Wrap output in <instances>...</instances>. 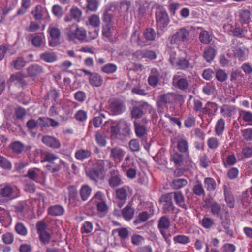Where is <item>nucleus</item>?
Segmentation results:
<instances>
[{
    "instance_id": "1",
    "label": "nucleus",
    "mask_w": 252,
    "mask_h": 252,
    "mask_svg": "<svg viewBox=\"0 0 252 252\" xmlns=\"http://www.w3.org/2000/svg\"><path fill=\"white\" fill-rule=\"evenodd\" d=\"M157 27L158 30L163 31L170 22L169 15L166 9L161 6H158L155 12Z\"/></svg>"
},
{
    "instance_id": "2",
    "label": "nucleus",
    "mask_w": 252,
    "mask_h": 252,
    "mask_svg": "<svg viewBox=\"0 0 252 252\" xmlns=\"http://www.w3.org/2000/svg\"><path fill=\"white\" fill-rule=\"evenodd\" d=\"M42 158L43 161H47L51 163H54V161L59 159V162L55 165H47L48 169L52 172H55L61 169V166L66 167V165L65 162L59 159L58 157L53 153L45 152L42 154Z\"/></svg>"
},
{
    "instance_id": "3",
    "label": "nucleus",
    "mask_w": 252,
    "mask_h": 252,
    "mask_svg": "<svg viewBox=\"0 0 252 252\" xmlns=\"http://www.w3.org/2000/svg\"><path fill=\"white\" fill-rule=\"evenodd\" d=\"M65 32L68 39L71 41L76 39L83 40L86 37V30L82 28H78L76 24H72L66 28Z\"/></svg>"
},
{
    "instance_id": "4",
    "label": "nucleus",
    "mask_w": 252,
    "mask_h": 252,
    "mask_svg": "<svg viewBox=\"0 0 252 252\" xmlns=\"http://www.w3.org/2000/svg\"><path fill=\"white\" fill-rule=\"evenodd\" d=\"M189 32L185 28L178 29L176 32L169 37L171 44H181L189 40Z\"/></svg>"
},
{
    "instance_id": "5",
    "label": "nucleus",
    "mask_w": 252,
    "mask_h": 252,
    "mask_svg": "<svg viewBox=\"0 0 252 252\" xmlns=\"http://www.w3.org/2000/svg\"><path fill=\"white\" fill-rule=\"evenodd\" d=\"M196 58V55H192L189 58H179L174 67L182 70L188 68H192L195 63Z\"/></svg>"
},
{
    "instance_id": "6",
    "label": "nucleus",
    "mask_w": 252,
    "mask_h": 252,
    "mask_svg": "<svg viewBox=\"0 0 252 252\" xmlns=\"http://www.w3.org/2000/svg\"><path fill=\"white\" fill-rule=\"evenodd\" d=\"M94 206H96L99 212H105L107 210V205L105 202V196L102 192L98 191L89 202Z\"/></svg>"
},
{
    "instance_id": "7",
    "label": "nucleus",
    "mask_w": 252,
    "mask_h": 252,
    "mask_svg": "<svg viewBox=\"0 0 252 252\" xmlns=\"http://www.w3.org/2000/svg\"><path fill=\"white\" fill-rule=\"evenodd\" d=\"M170 226V221L168 218L165 216H163L160 218L159 220L158 227L163 237L168 244L170 243V240L169 239L170 236L166 233L165 230L168 229Z\"/></svg>"
},
{
    "instance_id": "8",
    "label": "nucleus",
    "mask_w": 252,
    "mask_h": 252,
    "mask_svg": "<svg viewBox=\"0 0 252 252\" xmlns=\"http://www.w3.org/2000/svg\"><path fill=\"white\" fill-rule=\"evenodd\" d=\"M50 35L49 44L50 46H55L58 44V40L61 35L60 30L56 27L50 25L48 29Z\"/></svg>"
},
{
    "instance_id": "9",
    "label": "nucleus",
    "mask_w": 252,
    "mask_h": 252,
    "mask_svg": "<svg viewBox=\"0 0 252 252\" xmlns=\"http://www.w3.org/2000/svg\"><path fill=\"white\" fill-rule=\"evenodd\" d=\"M117 31L115 28L109 25L105 24L102 28L103 38L105 41L112 42L116 38Z\"/></svg>"
},
{
    "instance_id": "10",
    "label": "nucleus",
    "mask_w": 252,
    "mask_h": 252,
    "mask_svg": "<svg viewBox=\"0 0 252 252\" xmlns=\"http://www.w3.org/2000/svg\"><path fill=\"white\" fill-rule=\"evenodd\" d=\"M162 78L161 70L153 68L151 69L150 74L148 79V83L151 86L156 87Z\"/></svg>"
},
{
    "instance_id": "11",
    "label": "nucleus",
    "mask_w": 252,
    "mask_h": 252,
    "mask_svg": "<svg viewBox=\"0 0 252 252\" xmlns=\"http://www.w3.org/2000/svg\"><path fill=\"white\" fill-rule=\"evenodd\" d=\"M173 84L175 87L183 91L187 90L189 86L187 78L179 74L174 76Z\"/></svg>"
},
{
    "instance_id": "12",
    "label": "nucleus",
    "mask_w": 252,
    "mask_h": 252,
    "mask_svg": "<svg viewBox=\"0 0 252 252\" xmlns=\"http://www.w3.org/2000/svg\"><path fill=\"white\" fill-rule=\"evenodd\" d=\"M110 150V157L117 163L121 162L126 154L121 148L116 147L113 148H108Z\"/></svg>"
},
{
    "instance_id": "13",
    "label": "nucleus",
    "mask_w": 252,
    "mask_h": 252,
    "mask_svg": "<svg viewBox=\"0 0 252 252\" xmlns=\"http://www.w3.org/2000/svg\"><path fill=\"white\" fill-rule=\"evenodd\" d=\"M221 157L225 167H227V165H233L237 162V159L234 154L229 152L225 149L221 151Z\"/></svg>"
},
{
    "instance_id": "14",
    "label": "nucleus",
    "mask_w": 252,
    "mask_h": 252,
    "mask_svg": "<svg viewBox=\"0 0 252 252\" xmlns=\"http://www.w3.org/2000/svg\"><path fill=\"white\" fill-rule=\"evenodd\" d=\"M113 166V164L108 160H99L94 164L93 167L103 175L105 170Z\"/></svg>"
},
{
    "instance_id": "15",
    "label": "nucleus",
    "mask_w": 252,
    "mask_h": 252,
    "mask_svg": "<svg viewBox=\"0 0 252 252\" xmlns=\"http://www.w3.org/2000/svg\"><path fill=\"white\" fill-rule=\"evenodd\" d=\"M32 14L37 20L46 18L48 16V12L47 9L40 5L36 6L35 9L32 11Z\"/></svg>"
},
{
    "instance_id": "16",
    "label": "nucleus",
    "mask_w": 252,
    "mask_h": 252,
    "mask_svg": "<svg viewBox=\"0 0 252 252\" xmlns=\"http://www.w3.org/2000/svg\"><path fill=\"white\" fill-rule=\"evenodd\" d=\"M89 83L94 87H99L103 84V78L98 73L93 72L88 78Z\"/></svg>"
},
{
    "instance_id": "17",
    "label": "nucleus",
    "mask_w": 252,
    "mask_h": 252,
    "mask_svg": "<svg viewBox=\"0 0 252 252\" xmlns=\"http://www.w3.org/2000/svg\"><path fill=\"white\" fill-rule=\"evenodd\" d=\"M42 141L47 146L54 149L59 148L61 146L59 141L52 136H45L43 137Z\"/></svg>"
},
{
    "instance_id": "18",
    "label": "nucleus",
    "mask_w": 252,
    "mask_h": 252,
    "mask_svg": "<svg viewBox=\"0 0 252 252\" xmlns=\"http://www.w3.org/2000/svg\"><path fill=\"white\" fill-rule=\"evenodd\" d=\"M178 96L175 93H169L159 96V102L162 103H173L176 102Z\"/></svg>"
},
{
    "instance_id": "19",
    "label": "nucleus",
    "mask_w": 252,
    "mask_h": 252,
    "mask_svg": "<svg viewBox=\"0 0 252 252\" xmlns=\"http://www.w3.org/2000/svg\"><path fill=\"white\" fill-rule=\"evenodd\" d=\"M240 122H243L249 125L252 126V113L250 111L241 110L239 113Z\"/></svg>"
},
{
    "instance_id": "20",
    "label": "nucleus",
    "mask_w": 252,
    "mask_h": 252,
    "mask_svg": "<svg viewBox=\"0 0 252 252\" xmlns=\"http://www.w3.org/2000/svg\"><path fill=\"white\" fill-rule=\"evenodd\" d=\"M28 73L30 76H37L44 72L43 68L38 64L32 65L27 69Z\"/></svg>"
},
{
    "instance_id": "21",
    "label": "nucleus",
    "mask_w": 252,
    "mask_h": 252,
    "mask_svg": "<svg viewBox=\"0 0 252 252\" xmlns=\"http://www.w3.org/2000/svg\"><path fill=\"white\" fill-rule=\"evenodd\" d=\"M9 83H13L16 85L23 86L25 84V82L24 80V76L20 73H17L11 75L9 79Z\"/></svg>"
},
{
    "instance_id": "22",
    "label": "nucleus",
    "mask_w": 252,
    "mask_h": 252,
    "mask_svg": "<svg viewBox=\"0 0 252 252\" xmlns=\"http://www.w3.org/2000/svg\"><path fill=\"white\" fill-rule=\"evenodd\" d=\"M218 110L217 105L212 102H208L202 109V112L206 115H214Z\"/></svg>"
},
{
    "instance_id": "23",
    "label": "nucleus",
    "mask_w": 252,
    "mask_h": 252,
    "mask_svg": "<svg viewBox=\"0 0 252 252\" xmlns=\"http://www.w3.org/2000/svg\"><path fill=\"white\" fill-rule=\"evenodd\" d=\"M225 121L220 118L216 122L215 126V132L217 136L222 135L225 130Z\"/></svg>"
},
{
    "instance_id": "24",
    "label": "nucleus",
    "mask_w": 252,
    "mask_h": 252,
    "mask_svg": "<svg viewBox=\"0 0 252 252\" xmlns=\"http://www.w3.org/2000/svg\"><path fill=\"white\" fill-rule=\"evenodd\" d=\"M64 212L63 206L59 205H55L49 207L48 209V214L54 216L62 215Z\"/></svg>"
},
{
    "instance_id": "25",
    "label": "nucleus",
    "mask_w": 252,
    "mask_h": 252,
    "mask_svg": "<svg viewBox=\"0 0 252 252\" xmlns=\"http://www.w3.org/2000/svg\"><path fill=\"white\" fill-rule=\"evenodd\" d=\"M91 154V152L88 149H80L75 152V157L77 159L83 161L90 157Z\"/></svg>"
},
{
    "instance_id": "26",
    "label": "nucleus",
    "mask_w": 252,
    "mask_h": 252,
    "mask_svg": "<svg viewBox=\"0 0 252 252\" xmlns=\"http://www.w3.org/2000/svg\"><path fill=\"white\" fill-rule=\"evenodd\" d=\"M110 109L115 115L120 114L125 110V107L123 104L118 101H115L111 103Z\"/></svg>"
},
{
    "instance_id": "27",
    "label": "nucleus",
    "mask_w": 252,
    "mask_h": 252,
    "mask_svg": "<svg viewBox=\"0 0 252 252\" xmlns=\"http://www.w3.org/2000/svg\"><path fill=\"white\" fill-rule=\"evenodd\" d=\"M119 126L122 135H127L130 133V124L126 121L121 120L119 121Z\"/></svg>"
},
{
    "instance_id": "28",
    "label": "nucleus",
    "mask_w": 252,
    "mask_h": 252,
    "mask_svg": "<svg viewBox=\"0 0 252 252\" xmlns=\"http://www.w3.org/2000/svg\"><path fill=\"white\" fill-rule=\"evenodd\" d=\"M38 121V123L43 126H50L55 127L59 126V123L57 121L49 118H40Z\"/></svg>"
},
{
    "instance_id": "29",
    "label": "nucleus",
    "mask_w": 252,
    "mask_h": 252,
    "mask_svg": "<svg viewBox=\"0 0 252 252\" xmlns=\"http://www.w3.org/2000/svg\"><path fill=\"white\" fill-rule=\"evenodd\" d=\"M32 44L36 47H41L45 43V38L44 34L35 35L31 39Z\"/></svg>"
},
{
    "instance_id": "30",
    "label": "nucleus",
    "mask_w": 252,
    "mask_h": 252,
    "mask_svg": "<svg viewBox=\"0 0 252 252\" xmlns=\"http://www.w3.org/2000/svg\"><path fill=\"white\" fill-rule=\"evenodd\" d=\"M40 58L47 63L54 62L57 60V55L54 53L50 52H46L42 53L40 55Z\"/></svg>"
},
{
    "instance_id": "31",
    "label": "nucleus",
    "mask_w": 252,
    "mask_h": 252,
    "mask_svg": "<svg viewBox=\"0 0 252 252\" xmlns=\"http://www.w3.org/2000/svg\"><path fill=\"white\" fill-rule=\"evenodd\" d=\"M92 192V189L87 185H83L80 189V195L82 199L85 201L90 196Z\"/></svg>"
},
{
    "instance_id": "32",
    "label": "nucleus",
    "mask_w": 252,
    "mask_h": 252,
    "mask_svg": "<svg viewBox=\"0 0 252 252\" xmlns=\"http://www.w3.org/2000/svg\"><path fill=\"white\" fill-rule=\"evenodd\" d=\"M27 177L37 183H41L39 180L40 170L38 169H29L27 172Z\"/></svg>"
},
{
    "instance_id": "33",
    "label": "nucleus",
    "mask_w": 252,
    "mask_h": 252,
    "mask_svg": "<svg viewBox=\"0 0 252 252\" xmlns=\"http://www.w3.org/2000/svg\"><path fill=\"white\" fill-rule=\"evenodd\" d=\"M107 123L111 125L110 132L111 135L113 136H117L121 132L119 121L109 120Z\"/></svg>"
},
{
    "instance_id": "34",
    "label": "nucleus",
    "mask_w": 252,
    "mask_h": 252,
    "mask_svg": "<svg viewBox=\"0 0 252 252\" xmlns=\"http://www.w3.org/2000/svg\"><path fill=\"white\" fill-rule=\"evenodd\" d=\"M221 113L225 117H230L235 114L236 111L233 107L224 105L221 108Z\"/></svg>"
},
{
    "instance_id": "35",
    "label": "nucleus",
    "mask_w": 252,
    "mask_h": 252,
    "mask_svg": "<svg viewBox=\"0 0 252 252\" xmlns=\"http://www.w3.org/2000/svg\"><path fill=\"white\" fill-rule=\"evenodd\" d=\"M204 184L205 187L208 191H212L216 189V183L215 180L212 178H205L204 181Z\"/></svg>"
},
{
    "instance_id": "36",
    "label": "nucleus",
    "mask_w": 252,
    "mask_h": 252,
    "mask_svg": "<svg viewBox=\"0 0 252 252\" xmlns=\"http://www.w3.org/2000/svg\"><path fill=\"white\" fill-rule=\"evenodd\" d=\"M188 184V181L185 179H176L173 180L171 187L175 189H180L185 187Z\"/></svg>"
},
{
    "instance_id": "37",
    "label": "nucleus",
    "mask_w": 252,
    "mask_h": 252,
    "mask_svg": "<svg viewBox=\"0 0 252 252\" xmlns=\"http://www.w3.org/2000/svg\"><path fill=\"white\" fill-rule=\"evenodd\" d=\"M101 70L103 72L106 74H112L117 71V66L114 63H109L103 66Z\"/></svg>"
},
{
    "instance_id": "38",
    "label": "nucleus",
    "mask_w": 252,
    "mask_h": 252,
    "mask_svg": "<svg viewBox=\"0 0 252 252\" xmlns=\"http://www.w3.org/2000/svg\"><path fill=\"white\" fill-rule=\"evenodd\" d=\"M26 64L25 60L22 57H18L11 63V65L16 70H20Z\"/></svg>"
},
{
    "instance_id": "39",
    "label": "nucleus",
    "mask_w": 252,
    "mask_h": 252,
    "mask_svg": "<svg viewBox=\"0 0 252 252\" xmlns=\"http://www.w3.org/2000/svg\"><path fill=\"white\" fill-rule=\"evenodd\" d=\"M225 201L230 208H233L234 206V200L232 195L227 191L226 185L223 186Z\"/></svg>"
},
{
    "instance_id": "40",
    "label": "nucleus",
    "mask_w": 252,
    "mask_h": 252,
    "mask_svg": "<svg viewBox=\"0 0 252 252\" xmlns=\"http://www.w3.org/2000/svg\"><path fill=\"white\" fill-rule=\"evenodd\" d=\"M199 40L204 44H208L212 40V35L207 31H202L199 34Z\"/></svg>"
},
{
    "instance_id": "41",
    "label": "nucleus",
    "mask_w": 252,
    "mask_h": 252,
    "mask_svg": "<svg viewBox=\"0 0 252 252\" xmlns=\"http://www.w3.org/2000/svg\"><path fill=\"white\" fill-rule=\"evenodd\" d=\"M175 244L186 245L190 242V239L187 236L184 235H178L173 237Z\"/></svg>"
},
{
    "instance_id": "42",
    "label": "nucleus",
    "mask_w": 252,
    "mask_h": 252,
    "mask_svg": "<svg viewBox=\"0 0 252 252\" xmlns=\"http://www.w3.org/2000/svg\"><path fill=\"white\" fill-rule=\"evenodd\" d=\"M135 167L134 159L131 158L129 155H127L125 159L124 162L122 165L123 170H126L127 168Z\"/></svg>"
},
{
    "instance_id": "43",
    "label": "nucleus",
    "mask_w": 252,
    "mask_h": 252,
    "mask_svg": "<svg viewBox=\"0 0 252 252\" xmlns=\"http://www.w3.org/2000/svg\"><path fill=\"white\" fill-rule=\"evenodd\" d=\"M215 50L211 47L206 48L204 52V58L207 62L212 61L215 56Z\"/></svg>"
},
{
    "instance_id": "44",
    "label": "nucleus",
    "mask_w": 252,
    "mask_h": 252,
    "mask_svg": "<svg viewBox=\"0 0 252 252\" xmlns=\"http://www.w3.org/2000/svg\"><path fill=\"white\" fill-rule=\"evenodd\" d=\"M192 190L193 193L196 195L204 196L205 195V190L200 182H198L193 186Z\"/></svg>"
},
{
    "instance_id": "45",
    "label": "nucleus",
    "mask_w": 252,
    "mask_h": 252,
    "mask_svg": "<svg viewBox=\"0 0 252 252\" xmlns=\"http://www.w3.org/2000/svg\"><path fill=\"white\" fill-rule=\"evenodd\" d=\"M10 148L12 151L16 154H20L22 152L24 146L20 141H15L10 145Z\"/></svg>"
},
{
    "instance_id": "46",
    "label": "nucleus",
    "mask_w": 252,
    "mask_h": 252,
    "mask_svg": "<svg viewBox=\"0 0 252 252\" xmlns=\"http://www.w3.org/2000/svg\"><path fill=\"white\" fill-rule=\"evenodd\" d=\"M13 193V189L10 186H5L3 187L0 192V194L2 197H11Z\"/></svg>"
},
{
    "instance_id": "47",
    "label": "nucleus",
    "mask_w": 252,
    "mask_h": 252,
    "mask_svg": "<svg viewBox=\"0 0 252 252\" xmlns=\"http://www.w3.org/2000/svg\"><path fill=\"white\" fill-rule=\"evenodd\" d=\"M87 176L92 180L97 181L102 175L93 167L87 172Z\"/></svg>"
},
{
    "instance_id": "48",
    "label": "nucleus",
    "mask_w": 252,
    "mask_h": 252,
    "mask_svg": "<svg viewBox=\"0 0 252 252\" xmlns=\"http://www.w3.org/2000/svg\"><path fill=\"white\" fill-rule=\"evenodd\" d=\"M123 217L126 220H131L133 217L134 210L129 206H126L122 212Z\"/></svg>"
},
{
    "instance_id": "49",
    "label": "nucleus",
    "mask_w": 252,
    "mask_h": 252,
    "mask_svg": "<svg viewBox=\"0 0 252 252\" xmlns=\"http://www.w3.org/2000/svg\"><path fill=\"white\" fill-rule=\"evenodd\" d=\"M109 185L112 187H115L120 185L122 183L120 176L116 171V174L112 175L109 181Z\"/></svg>"
},
{
    "instance_id": "50",
    "label": "nucleus",
    "mask_w": 252,
    "mask_h": 252,
    "mask_svg": "<svg viewBox=\"0 0 252 252\" xmlns=\"http://www.w3.org/2000/svg\"><path fill=\"white\" fill-rule=\"evenodd\" d=\"M0 167L5 170H11L12 164L5 157L0 156Z\"/></svg>"
},
{
    "instance_id": "51",
    "label": "nucleus",
    "mask_w": 252,
    "mask_h": 252,
    "mask_svg": "<svg viewBox=\"0 0 252 252\" xmlns=\"http://www.w3.org/2000/svg\"><path fill=\"white\" fill-rule=\"evenodd\" d=\"M174 199L177 205L180 207H184L185 206L184 197L180 191H177L174 193Z\"/></svg>"
},
{
    "instance_id": "52",
    "label": "nucleus",
    "mask_w": 252,
    "mask_h": 252,
    "mask_svg": "<svg viewBox=\"0 0 252 252\" xmlns=\"http://www.w3.org/2000/svg\"><path fill=\"white\" fill-rule=\"evenodd\" d=\"M207 144L208 147L213 150H215L219 146V142L216 137H212L207 140Z\"/></svg>"
},
{
    "instance_id": "53",
    "label": "nucleus",
    "mask_w": 252,
    "mask_h": 252,
    "mask_svg": "<svg viewBox=\"0 0 252 252\" xmlns=\"http://www.w3.org/2000/svg\"><path fill=\"white\" fill-rule=\"evenodd\" d=\"M144 35L147 40L153 41L155 40L156 37V33L153 29L148 28L144 32Z\"/></svg>"
},
{
    "instance_id": "54",
    "label": "nucleus",
    "mask_w": 252,
    "mask_h": 252,
    "mask_svg": "<svg viewBox=\"0 0 252 252\" xmlns=\"http://www.w3.org/2000/svg\"><path fill=\"white\" fill-rule=\"evenodd\" d=\"M251 13L249 10H242L240 13V20L242 24L248 23L250 20Z\"/></svg>"
},
{
    "instance_id": "55",
    "label": "nucleus",
    "mask_w": 252,
    "mask_h": 252,
    "mask_svg": "<svg viewBox=\"0 0 252 252\" xmlns=\"http://www.w3.org/2000/svg\"><path fill=\"white\" fill-rule=\"evenodd\" d=\"M31 6V0H22L21 8L17 13L19 15L25 14Z\"/></svg>"
},
{
    "instance_id": "56",
    "label": "nucleus",
    "mask_w": 252,
    "mask_h": 252,
    "mask_svg": "<svg viewBox=\"0 0 252 252\" xmlns=\"http://www.w3.org/2000/svg\"><path fill=\"white\" fill-rule=\"evenodd\" d=\"M70 16L74 19L79 21L82 15V11L76 7H73L70 10Z\"/></svg>"
},
{
    "instance_id": "57",
    "label": "nucleus",
    "mask_w": 252,
    "mask_h": 252,
    "mask_svg": "<svg viewBox=\"0 0 252 252\" xmlns=\"http://www.w3.org/2000/svg\"><path fill=\"white\" fill-rule=\"evenodd\" d=\"M211 213L215 216H219L221 211L220 206L216 202H212L210 205Z\"/></svg>"
},
{
    "instance_id": "58",
    "label": "nucleus",
    "mask_w": 252,
    "mask_h": 252,
    "mask_svg": "<svg viewBox=\"0 0 252 252\" xmlns=\"http://www.w3.org/2000/svg\"><path fill=\"white\" fill-rule=\"evenodd\" d=\"M89 22L90 25L94 27H98L100 23L99 17L96 14H93L89 18Z\"/></svg>"
},
{
    "instance_id": "59",
    "label": "nucleus",
    "mask_w": 252,
    "mask_h": 252,
    "mask_svg": "<svg viewBox=\"0 0 252 252\" xmlns=\"http://www.w3.org/2000/svg\"><path fill=\"white\" fill-rule=\"evenodd\" d=\"M93 229V226L91 222L89 221H85L81 228V232L82 233H90Z\"/></svg>"
},
{
    "instance_id": "60",
    "label": "nucleus",
    "mask_w": 252,
    "mask_h": 252,
    "mask_svg": "<svg viewBox=\"0 0 252 252\" xmlns=\"http://www.w3.org/2000/svg\"><path fill=\"white\" fill-rule=\"evenodd\" d=\"M95 140L97 143L101 147H104L106 145V141L104 135L100 132H97L95 134Z\"/></svg>"
},
{
    "instance_id": "61",
    "label": "nucleus",
    "mask_w": 252,
    "mask_h": 252,
    "mask_svg": "<svg viewBox=\"0 0 252 252\" xmlns=\"http://www.w3.org/2000/svg\"><path fill=\"white\" fill-rule=\"evenodd\" d=\"M230 30L234 36L240 37L243 33V30L237 24L235 26H231Z\"/></svg>"
},
{
    "instance_id": "62",
    "label": "nucleus",
    "mask_w": 252,
    "mask_h": 252,
    "mask_svg": "<svg viewBox=\"0 0 252 252\" xmlns=\"http://www.w3.org/2000/svg\"><path fill=\"white\" fill-rule=\"evenodd\" d=\"M117 197L121 200H125L127 197L126 189L125 188H119L116 192Z\"/></svg>"
},
{
    "instance_id": "63",
    "label": "nucleus",
    "mask_w": 252,
    "mask_h": 252,
    "mask_svg": "<svg viewBox=\"0 0 252 252\" xmlns=\"http://www.w3.org/2000/svg\"><path fill=\"white\" fill-rule=\"evenodd\" d=\"M216 77L219 81L224 82L227 79V74L224 70L219 69L216 73Z\"/></svg>"
},
{
    "instance_id": "64",
    "label": "nucleus",
    "mask_w": 252,
    "mask_h": 252,
    "mask_svg": "<svg viewBox=\"0 0 252 252\" xmlns=\"http://www.w3.org/2000/svg\"><path fill=\"white\" fill-rule=\"evenodd\" d=\"M215 90V86L212 83H206L202 88L203 92L207 95H210Z\"/></svg>"
}]
</instances>
